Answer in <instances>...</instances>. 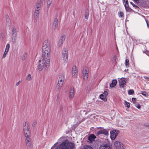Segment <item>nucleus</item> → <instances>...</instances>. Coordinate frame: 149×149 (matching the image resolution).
I'll return each instance as SVG.
<instances>
[{
    "instance_id": "a878e982",
    "label": "nucleus",
    "mask_w": 149,
    "mask_h": 149,
    "mask_svg": "<svg viewBox=\"0 0 149 149\" xmlns=\"http://www.w3.org/2000/svg\"><path fill=\"white\" fill-rule=\"evenodd\" d=\"M124 6L126 11L128 12H130L131 9L129 8L128 4H124Z\"/></svg>"
},
{
    "instance_id": "0eeeda50",
    "label": "nucleus",
    "mask_w": 149,
    "mask_h": 149,
    "mask_svg": "<svg viewBox=\"0 0 149 149\" xmlns=\"http://www.w3.org/2000/svg\"><path fill=\"white\" fill-rule=\"evenodd\" d=\"M114 146L117 149H123L124 148L123 144L118 141H115L114 143Z\"/></svg>"
},
{
    "instance_id": "7ed1b4c3",
    "label": "nucleus",
    "mask_w": 149,
    "mask_h": 149,
    "mask_svg": "<svg viewBox=\"0 0 149 149\" xmlns=\"http://www.w3.org/2000/svg\"><path fill=\"white\" fill-rule=\"evenodd\" d=\"M74 146L75 145L73 143L69 142L66 140L58 145L55 149H73Z\"/></svg>"
},
{
    "instance_id": "6ab92c4d",
    "label": "nucleus",
    "mask_w": 149,
    "mask_h": 149,
    "mask_svg": "<svg viewBox=\"0 0 149 149\" xmlns=\"http://www.w3.org/2000/svg\"><path fill=\"white\" fill-rule=\"evenodd\" d=\"M96 138V136L93 134H91L88 137V139L91 141H92Z\"/></svg>"
},
{
    "instance_id": "c03bdc74",
    "label": "nucleus",
    "mask_w": 149,
    "mask_h": 149,
    "mask_svg": "<svg viewBox=\"0 0 149 149\" xmlns=\"http://www.w3.org/2000/svg\"><path fill=\"white\" fill-rule=\"evenodd\" d=\"M136 99L135 98H132V100L133 102L136 101Z\"/></svg>"
},
{
    "instance_id": "de8ad7c7",
    "label": "nucleus",
    "mask_w": 149,
    "mask_h": 149,
    "mask_svg": "<svg viewBox=\"0 0 149 149\" xmlns=\"http://www.w3.org/2000/svg\"><path fill=\"white\" fill-rule=\"evenodd\" d=\"M144 77L145 79H148L149 80V77H147L146 76H144Z\"/></svg>"
},
{
    "instance_id": "cd10ccee",
    "label": "nucleus",
    "mask_w": 149,
    "mask_h": 149,
    "mask_svg": "<svg viewBox=\"0 0 149 149\" xmlns=\"http://www.w3.org/2000/svg\"><path fill=\"white\" fill-rule=\"evenodd\" d=\"M26 80L28 81H31L32 79L31 76V74H29L28 75L26 76Z\"/></svg>"
},
{
    "instance_id": "a19ab883",
    "label": "nucleus",
    "mask_w": 149,
    "mask_h": 149,
    "mask_svg": "<svg viewBox=\"0 0 149 149\" xmlns=\"http://www.w3.org/2000/svg\"><path fill=\"white\" fill-rule=\"evenodd\" d=\"M135 106L138 109H140L141 108L140 105L139 104H136Z\"/></svg>"
},
{
    "instance_id": "b1692460",
    "label": "nucleus",
    "mask_w": 149,
    "mask_h": 149,
    "mask_svg": "<svg viewBox=\"0 0 149 149\" xmlns=\"http://www.w3.org/2000/svg\"><path fill=\"white\" fill-rule=\"evenodd\" d=\"M119 83H120V86L122 87H123L125 85L126 83V81L125 80H122L120 81Z\"/></svg>"
},
{
    "instance_id": "37998d69",
    "label": "nucleus",
    "mask_w": 149,
    "mask_h": 149,
    "mask_svg": "<svg viewBox=\"0 0 149 149\" xmlns=\"http://www.w3.org/2000/svg\"><path fill=\"white\" fill-rule=\"evenodd\" d=\"M123 3H124V5L127 4H128V2L127 0H123Z\"/></svg>"
},
{
    "instance_id": "20e7f679",
    "label": "nucleus",
    "mask_w": 149,
    "mask_h": 149,
    "mask_svg": "<svg viewBox=\"0 0 149 149\" xmlns=\"http://www.w3.org/2000/svg\"><path fill=\"white\" fill-rule=\"evenodd\" d=\"M23 129L25 135H30V128L28 122H25L24 124Z\"/></svg>"
},
{
    "instance_id": "473e14b6",
    "label": "nucleus",
    "mask_w": 149,
    "mask_h": 149,
    "mask_svg": "<svg viewBox=\"0 0 149 149\" xmlns=\"http://www.w3.org/2000/svg\"><path fill=\"white\" fill-rule=\"evenodd\" d=\"M8 52V51L5 50L2 56V58H4L6 57Z\"/></svg>"
},
{
    "instance_id": "5701e85b",
    "label": "nucleus",
    "mask_w": 149,
    "mask_h": 149,
    "mask_svg": "<svg viewBox=\"0 0 149 149\" xmlns=\"http://www.w3.org/2000/svg\"><path fill=\"white\" fill-rule=\"evenodd\" d=\"M89 15V10L88 9H86L85 10V17L86 19H88Z\"/></svg>"
},
{
    "instance_id": "9d476101",
    "label": "nucleus",
    "mask_w": 149,
    "mask_h": 149,
    "mask_svg": "<svg viewBox=\"0 0 149 149\" xmlns=\"http://www.w3.org/2000/svg\"><path fill=\"white\" fill-rule=\"evenodd\" d=\"M83 78L84 80H86L88 77V72L86 68H84L83 70Z\"/></svg>"
},
{
    "instance_id": "423d86ee",
    "label": "nucleus",
    "mask_w": 149,
    "mask_h": 149,
    "mask_svg": "<svg viewBox=\"0 0 149 149\" xmlns=\"http://www.w3.org/2000/svg\"><path fill=\"white\" fill-rule=\"evenodd\" d=\"M106 143H102L100 147V149H111V146L110 145L108 139H105Z\"/></svg>"
},
{
    "instance_id": "c85d7f7f",
    "label": "nucleus",
    "mask_w": 149,
    "mask_h": 149,
    "mask_svg": "<svg viewBox=\"0 0 149 149\" xmlns=\"http://www.w3.org/2000/svg\"><path fill=\"white\" fill-rule=\"evenodd\" d=\"M52 0H47V8H48L49 7L52 3Z\"/></svg>"
},
{
    "instance_id": "bb28decb",
    "label": "nucleus",
    "mask_w": 149,
    "mask_h": 149,
    "mask_svg": "<svg viewBox=\"0 0 149 149\" xmlns=\"http://www.w3.org/2000/svg\"><path fill=\"white\" fill-rule=\"evenodd\" d=\"M27 56V55L26 52H24V53L21 56L22 59V60H25Z\"/></svg>"
},
{
    "instance_id": "412c9836",
    "label": "nucleus",
    "mask_w": 149,
    "mask_h": 149,
    "mask_svg": "<svg viewBox=\"0 0 149 149\" xmlns=\"http://www.w3.org/2000/svg\"><path fill=\"white\" fill-rule=\"evenodd\" d=\"M17 35H11V40L14 43H15L17 40Z\"/></svg>"
},
{
    "instance_id": "3c124183",
    "label": "nucleus",
    "mask_w": 149,
    "mask_h": 149,
    "mask_svg": "<svg viewBox=\"0 0 149 149\" xmlns=\"http://www.w3.org/2000/svg\"><path fill=\"white\" fill-rule=\"evenodd\" d=\"M147 26H148V27H149V26H148V23H147Z\"/></svg>"
},
{
    "instance_id": "f3484780",
    "label": "nucleus",
    "mask_w": 149,
    "mask_h": 149,
    "mask_svg": "<svg viewBox=\"0 0 149 149\" xmlns=\"http://www.w3.org/2000/svg\"><path fill=\"white\" fill-rule=\"evenodd\" d=\"M102 134H103L106 135H108L109 134L108 132L105 129L100 130L97 133V135Z\"/></svg>"
},
{
    "instance_id": "72a5a7b5",
    "label": "nucleus",
    "mask_w": 149,
    "mask_h": 149,
    "mask_svg": "<svg viewBox=\"0 0 149 149\" xmlns=\"http://www.w3.org/2000/svg\"><path fill=\"white\" fill-rule=\"evenodd\" d=\"M125 107L128 108H129L130 107V104L129 103L126 102V101H125Z\"/></svg>"
},
{
    "instance_id": "49530a36",
    "label": "nucleus",
    "mask_w": 149,
    "mask_h": 149,
    "mask_svg": "<svg viewBox=\"0 0 149 149\" xmlns=\"http://www.w3.org/2000/svg\"><path fill=\"white\" fill-rule=\"evenodd\" d=\"M146 54L149 56V52L148 51H146Z\"/></svg>"
},
{
    "instance_id": "c756f323",
    "label": "nucleus",
    "mask_w": 149,
    "mask_h": 149,
    "mask_svg": "<svg viewBox=\"0 0 149 149\" xmlns=\"http://www.w3.org/2000/svg\"><path fill=\"white\" fill-rule=\"evenodd\" d=\"M66 36L65 35H63L62 36L59 40L63 42L65 40Z\"/></svg>"
},
{
    "instance_id": "a211bd4d",
    "label": "nucleus",
    "mask_w": 149,
    "mask_h": 149,
    "mask_svg": "<svg viewBox=\"0 0 149 149\" xmlns=\"http://www.w3.org/2000/svg\"><path fill=\"white\" fill-rule=\"evenodd\" d=\"M58 19L57 18H55L54 21L53 27L54 29L56 28L58 26Z\"/></svg>"
},
{
    "instance_id": "f8f14e48",
    "label": "nucleus",
    "mask_w": 149,
    "mask_h": 149,
    "mask_svg": "<svg viewBox=\"0 0 149 149\" xmlns=\"http://www.w3.org/2000/svg\"><path fill=\"white\" fill-rule=\"evenodd\" d=\"M108 94V93L107 91H105L104 93L101 94L100 96V98L103 100L104 101H106L107 100L106 99V96Z\"/></svg>"
},
{
    "instance_id": "1a4fd4ad",
    "label": "nucleus",
    "mask_w": 149,
    "mask_h": 149,
    "mask_svg": "<svg viewBox=\"0 0 149 149\" xmlns=\"http://www.w3.org/2000/svg\"><path fill=\"white\" fill-rule=\"evenodd\" d=\"M68 51L66 49L63 50L62 51V56L63 60L66 61L68 60Z\"/></svg>"
},
{
    "instance_id": "aec40b11",
    "label": "nucleus",
    "mask_w": 149,
    "mask_h": 149,
    "mask_svg": "<svg viewBox=\"0 0 149 149\" xmlns=\"http://www.w3.org/2000/svg\"><path fill=\"white\" fill-rule=\"evenodd\" d=\"M67 137L65 136H62L58 140V141L56 143H61V142H64V141H66V139Z\"/></svg>"
},
{
    "instance_id": "f03ea898",
    "label": "nucleus",
    "mask_w": 149,
    "mask_h": 149,
    "mask_svg": "<svg viewBox=\"0 0 149 149\" xmlns=\"http://www.w3.org/2000/svg\"><path fill=\"white\" fill-rule=\"evenodd\" d=\"M51 44L47 40H45L43 43L42 46V56L49 57L50 56Z\"/></svg>"
},
{
    "instance_id": "58836bf2",
    "label": "nucleus",
    "mask_w": 149,
    "mask_h": 149,
    "mask_svg": "<svg viewBox=\"0 0 149 149\" xmlns=\"http://www.w3.org/2000/svg\"><path fill=\"white\" fill-rule=\"evenodd\" d=\"M141 94L145 96V97H147L148 95V93H146V92H145V91H143V92H142L141 93Z\"/></svg>"
},
{
    "instance_id": "ea45409f",
    "label": "nucleus",
    "mask_w": 149,
    "mask_h": 149,
    "mask_svg": "<svg viewBox=\"0 0 149 149\" xmlns=\"http://www.w3.org/2000/svg\"><path fill=\"white\" fill-rule=\"evenodd\" d=\"M77 126V124H74L71 127L72 129V130H74Z\"/></svg>"
},
{
    "instance_id": "39448f33",
    "label": "nucleus",
    "mask_w": 149,
    "mask_h": 149,
    "mask_svg": "<svg viewBox=\"0 0 149 149\" xmlns=\"http://www.w3.org/2000/svg\"><path fill=\"white\" fill-rule=\"evenodd\" d=\"M65 80V75L63 74H61L59 77L57 85L58 89L61 87Z\"/></svg>"
},
{
    "instance_id": "9b49d317",
    "label": "nucleus",
    "mask_w": 149,
    "mask_h": 149,
    "mask_svg": "<svg viewBox=\"0 0 149 149\" xmlns=\"http://www.w3.org/2000/svg\"><path fill=\"white\" fill-rule=\"evenodd\" d=\"M25 136L26 137L25 140L26 145L27 147H29L31 145V139L29 137L30 135H28L27 136L25 135Z\"/></svg>"
},
{
    "instance_id": "8fccbe9b",
    "label": "nucleus",
    "mask_w": 149,
    "mask_h": 149,
    "mask_svg": "<svg viewBox=\"0 0 149 149\" xmlns=\"http://www.w3.org/2000/svg\"><path fill=\"white\" fill-rule=\"evenodd\" d=\"M113 59L114 60H115V56H114Z\"/></svg>"
},
{
    "instance_id": "09e8293b",
    "label": "nucleus",
    "mask_w": 149,
    "mask_h": 149,
    "mask_svg": "<svg viewBox=\"0 0 149 149\" xmlns=\"http://www.w3.org/2000/svg\"><path fill=\"white\" fill-rule=\"evenodd\" d=\"M135 2H136V3H139V0H134Z\"/></svg>"
},
{
    "instance_id": "4be33fe9",
    "label": "nucleus",
    "mask_w": 149,
    "mask_h": 149,
    "mask_svg": "<svg viewBox=\"0 0 149 149\" xmlns=\"http://www.w3.org/2000/svg\"><path fill=\"white\" fill-rule=\"evenodd\" d=\"M117 84V80L115 79H114L112 81V82L110 84V86L111 87H113L116 86Z\"/></svg>"
},
{
    "instance_id": "a18cd8bd",
    "label": "nucleus",
    "mask_w": 149,
    "mask_h": 149,
    "mask_svg": "<svg viewBox=\"0 0 149 149\" xmlns=\"http://www.w3.org/2000/svg\"><path fill=\"white\" fill-rule=\"evenodd\" d=\"M21 81H19L16 84V85L17 86H18L20 82Z\"/></svg>"
},
{
    "instance_id": "2eb2a0df",
    "label": "nucleus",
    "mask_w": 149,
    "mask_h": 149,
    "mask_svg": "<svg viewBox=\"0 0 149 149\" xmlns=\"http://www.w3.org/2000/svg\"><path fill=\"white\" fill-rule=\"evenodd\" d=\"M39 11V10L35 9L33 13V19L35 20H37L39 16L40 12Z\"/></svg>"
},
{
    "instance_id": "2f4dec72",
    "label": "nucleus",
    "mask_w": 149,
    "mask_h": 149,
    "mask_svg": "<svg viewBox=\"0 0 149 149\" xmlns=\"http://www.w3.org/2000/svg\"><path fill=\"white\" fill-rule=\"evenodd\" d=\"M125 64L126 67H128L129 66V61L128 59H126L125 61Z\"/></svg>"
},
{
    "instance_id": "dca6fc26",
    "label": "nucleus",
    "mask_w": 149,
    "mask_h": 149,
    "mask_svg": "<svg viewBox=\"0 0 149 149\" xmlns=\"http://www.w3.org/2000/svg\"><path fill=\"white\" fill-rule=\"evenodd\" d=\"M42 4V2L41 1H38L35 4V9L36 10H40V8H41Z\"/></svg>"
},
{
    "instance_id": "7c9ffc66",
    "label": "nucleus",
    "mask_w": 149,
    "mask_h": 149,
    "mask_svg": "<svg viewBox=\"0 0 149 149\" xmlns=\"http://www.w3.org/2000/svg\"><path fill=\"white\" fill-rule=\"evenodd\" d=\"M130 3L131 4H132L133 6L135 9H137V10H139V7L136 6V5L135 4L132 2H130Z\"/></svg>"
},
{
    "instance_id": "f704fd0d",
    "label": "nucleus",
    "mask_w": 149,
    "mask_h": 149,
    "mask_svg": "<svg viewBox=\"0 0 149 149\" xmlns=\"http://www.w3.org/2000/svg\"><path fill=\"white\" fill-rule=\"evenodd\" d=\"M134 93V91L133 90H130L128 91V94L130 95H132Z\"/></svg>"
},
{
    "instance_id": "f257e3e1",
    "label": "nucleus",
    "mask_w": 149,
    "mask_h": 149,
    "mask_svg": "<svg viewBox=\"0 0 149 149\" xmlns=\"http://www.w3.org/2000/svg\"><path fill=\"white\" fill-rule=\"evenodd\" d=\"M50 63L49 57L42 56V59L39 61L38 70L41 71L43 70H46L49 67Z\"/></svg>"
},
{
    "instance_id": "e433bc0d",
    "label": "nucleus",
    "mask_w": 149,
    "mask_h": 149,
    "mask_svg": "<svg viewBox=\"0 0 149 149\" xmlns=\"http://www.w3.org/2000/svg\"><path fill=\"white\" fill-rule=\"evenodd\" d=\"M63 43V42H62V41H61L60 40H59V41L57 43V46L58 47H60L62 45Z\"/></svg>"
},
{
    "instance_id": "79ce46f5",
    "label": "nucleus",
    "mask_w": 149,
    "mask_h": 149,
    "mask_svg": "<svg viewBox=\"0 0 149 149\" xmlns=\"http://www.w3.org/2000/svg\"><path fill=\"white\" fill-rule=\"evenodd\" d=\"M37 122L36 120H34L32 123V125L33 127H35L36 124Z\"/></svg>"
},
{
    "instance_id": "393cba45",
    "label": "nucleus",
    "mask_w": 149,
    "mask_h": 149,
    "mask_svg": "<svg viewBox=\"0 0 149 149\" xmlns=\"http://www.w3.org/2000/svg\"><path fill=\"white\" fill-rule=\"evenodd\" d=\"M11 35H17V30L14 27L12 28Z\"/></svg>"
},
{
    "instance_id": "6e6552de",
    "label": "nucleus",
    "mask_w": 149,
    "mask_h": 149,
    "mask_svg": "<svg viewBox=\"0 0 149 149\" xmlns=\"http://www.w3.org/2000/svg\"><path fill=\"white\" fill-rule=\"evenodd\" d=\"M118 131H116V130H113L111 132H110V137L112 140H114L117 136L118 133Z\"/></svg>"
},
{
    "instance_id": "4468645a",
    "label": "nucleus",
    "mask_w": 149,
    "mask_h": 149,
    "mask_svg": "<svg viewBox=\"0 0 149 149\" xmlns=\"http://www.w3.org/2000/svg\"><path fill=\"white\" fill-rule=\"evenodd\" d=\"M74 95V88L73 87L71 88L70 91L69 97L70 99L73 98Z\"/></svg>"
},
{
    "instance_id": "c9c22d12",
    "label": "nucleus",
    "mask_w": 149,
    "mask_h": 149,
    "mask_svg": "<svg viewBox=\"0 0 149 149\" xmlns=\"http://www.w3.org/2000/svg\"><path fill=\"white\" fill-rule=\"evenodd\" d=\"M10 45L9 44H7L6 46L5 50L8 51L9 50Z\"/></svg>"
},
{
    "instance_id": "4c0bfd02",
    "label": "nucleus",
    "mask_w": 149,
    "mask_h": 149,
    "mask_svg": "<svg viewBox=\"0 0 149 149\" xmlns=\"http://www.w3.org/2000/svg\"><path fill=\"white\" fill-rule=\"evenodd\" d=\"M118 15L119 16V17L121 18L122 17H123L124 14L123 12H120L118 13Z\"/></svg>"
},
{
    "instance_id": "ddd939ff",
    "label": "nucleus",
    "mask_w": 149,
    "mask_h": 149,
    "mask_svg": "<svg viewBox=\"0 0 149 149\" xmlns=\"http://www.w3.org/2000/svg\"><path fill=\"white\" fill-rule=\"evenodd\" d=\"M78 72L76 66H74L73 67L72 70V76L75 77L77 74Z\"/></svg>"
}]
</instances>
